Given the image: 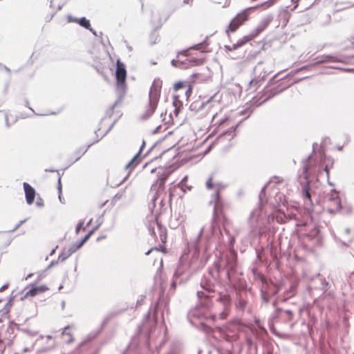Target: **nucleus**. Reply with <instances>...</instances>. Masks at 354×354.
Segmentation results:
<instances>
[{"label": "nucleus", "instance_id": "nucleus-1", "mask_svg": "<svg viewBox=\"0 0 354 354\" xmlns=\"http://www.w3.org/2000/svg\"><path fill=\"white\" fill-rule=\"evenodd\" d=\"M196 295L198 299V304L195 308L189 311L187 318L192 325L205 333H209L212 329L205 323V321L211 320L214 322L216 319H226L231 312L232 298L227 292H219L216 301L221 305L222 309L218 313L207 316L205 310H210L213 306L211 296L205 294L203 291H197Z\"/></svg>", "mask_w": 354, "mask_h": 354}, {"label": "nucleus", "instance_id": "nucleus-2", "mask_svg": "<svg viewBox=\"0 0 354 354\" xmlns=\"http://www.w3.org/2000/svg\"><path fill=\"white\" fill-rule=\"evenodd\" d=\"M236 253L234 251H230L223 258L217 259L214 261L213 266L209 268L208 271L205 273L201 280V287L203 291L211 296L214 292L215 282L217 279H223V274L229 283L234 281V274L236 269Z\"/></svg>", "mask_w": 354, "mask_h": 354}, {"label": "nucleus", "instance_id": "nucleus-3", "mask_svg": "<svg viewBox=\"0 0 354 354\" xmlns=\"http://www.w3.org/2000/svg\"><path fill=\"white\" fill-rule=\"evenodd\" d=\"M157 314L158 305L156 304L153 307L149 309L148 313L145 315L141 324L138 326V331L139 335H145L147 339L145 346L150 351H152L153 349L152 343L151 341V333L157 324Z\"/></svg>", "mask_w": 354, "mask_h": 354}, {"label": "nucleus", "instance_id": "nucleus-4", "mask_svg": "<svg viewBox=\"0 0 354 354\" xmlns=\"http://www.w3.org/2000/svg\"><path fill=\"white\" fill-rule=\"evenodd\" d=\"M266 197V185L261 187L259 194V207L254 209L249 218L250 224L253 230L258 231L259 234L262 236L264 233V225L266 212L264 210V198Z\"/></svg>", "mask_w": 354, "mask_h": 354}, {"label": "nucleus", "instance_id": "nucleus-5", "mask_svg": "<svg viewBox=\"0 0 354 354\" xmlns=\"http://www.w3.org/2000/svg\"><path fill=\"white\" fill-rule=\"evenodd\" d=\"M195 271L196 268L192 266V262L185 259L183 256L181 257L174 273L171 288L174 289L177 284H181L188 281Z\"/></svg>", "mask_w": 354, "mask_h": 354}, {"label": "nucleus", "instance_id": "nucleus-6", "mask_svg": "<svg viewBox=\"0 0 354 354\" xmlns=\"http://www.w3.org/2000/svg\"><path fill=\"white\" fill-rule=\"evenodd\" d=\"M162 82L160 78L154 79L149 92V102L145 108V113L142 115V120H147L157 109L161 93Z\"/></svg>", "mask_w": 354, "mask_h": 354}, {"label": "nucleus", "instance_id": "nucleus-7", "mask_svg": "<svg viewBox=\"0 0 354 354\" xmlns=\"http://www.w3.org/2000/svg\"><path fill=\"white\" fill-rule=\"evenodd\" d=\"M207 189H211L216 188L215 192L211 196L210 204L214 205V214L217 216L222 212L224 206V202L220 196V191L226 187V185L221 182L213 183V176H210L205 183Z\"/></svg>", "mask_w": 354, "mask_h": 354}, {"label": "nucleus", "instance_id": "nucleus-8", "mask_svg": "<svg viewBox=\"0 0 354 354\" xmlns=\"http://www.w3.org/2000/svg\"><path fill=\"white\" fill-rule=\"evenodd\" d=\"M127 71L124 64L121 62L119 59L116 62V70H115V92L117 96H118V101L121 98H124L127 93Z\"/></svg>", "mask_w": 354, "mask_h": 354}, {"label": "nucleus", "instance_id": "nucleus-9", "mask_svg": "<svg viewBox=\"0 0 354 354\" xmlns=\"http://www.w3.org/2000/svg\"><path fill=\"white\" fill-rule=\"evenodd\" d=\"M123 98H121L120 101H118V96H117V100H115V102L110 106V108L106 111L105 113V115H104V118H102L100 121V127L98 128V129L97 131H95V134L97 136V139L92 143L89 144L85 149H80L77 153H78V156L75 158V160L73 161L75 162L77 160H78L81 156L84 154L86 153V151H87V149L95 142H97L98 141H100V139H102L105 135H106L109 131L112 129L114 123H113L101 136L99 138V135L97 134V131H100L102 129V122L104 121V120L106 118H111L112 116V114H113V109L114 108L119 104H120L122 101Z\"/></svg>", "mask_w": 354, "mask_h": 354}, {"label": "nucleus", "instance_id": "nucleus-10", "mask_svg": "<svg viewBox=\"0 0 354 354\" xmlns=\"http://www.w3.org/2000/svg\"><path fill=\"white\" fill-rule=\"evenodd\" d=\"M265 4L266 1H263L260 4L246 8L238 13L229 24L226 32L228 33L229 30L234 32L244 21L248 20V15L251 11L260 8V7Z\"/></svg>", "mask_w": 354, "mask_h": 354}, {"label": "nucleus", "instance_id": "nucleus-11", "mask_svg": "<svg viewBox=\"0 0 354 354\" xmlns=\"http://www.w3.org/2000/svg\"><path fill=\"white\" fill-rule=\"evenodd\" d=\"M257 260L254 263L252 267V272L254 275V280L259 283L261 286V295L263 301H266V290H264V284L266 283V277L263 274L261 267H263V260L261 254L257 251Z\"/></svg>", "mask_w": 354, "mask_h": 354}, {"label": "nucleus", "instance_id": "nucleus-12", "mask_svg": "<svg viewBox=\"0 0 354 354\" xmlns=\"http://www.w3.org/2000/svg\"><path fill=\"white\" fill-rule=\"evenodd\" d=\"M250 294V293L246 290L239 291L238 298L235 302L236 310L241 312L247 310L249 313H250L251 308L248 298V295Z\"/></svg>", "mask_w": 354, "mask_h": 354}, {"label": "nucleus", "instance_id": "nucleus-13", "mask_svg": "<svg viewBox=\"0 0 354 354\" xmlns=\"http://www.w3.org/2000/svg\"><path fill=\"white\" fill-rule=\"evenodd\" d=\"M321 161L322 157L320 155L318 156L315 153L309 156L304 166V174L306 180L308 179L310 173L321 162Z\"/></svg>", "mask_w": 354, "mask_h": 354}, {"label": "nucleus", "instance_id": "nucleus-14", "mask_svg": "<svg viewBox=\"0 0 354 354\" xmlns=\"http://www.w3.org/2000/svg\"><path fill=\"white\" fill-rule=\"evenodd\" d=\"M263 64L262 62H259L254 68V73L256 75L254 78L250 80V86L254 87L257 89L261 82H263L266 78V71H263Z\"/></svg>", "mask_w": 354, "mask_h": 354}, {"label": "nucleus", "instance_id": "nucleus-15", "mask_svg": "<svg viewBox=\"0 0 354 354\" xmlns=\"http://www.w3.org/2000/svg\"><path fill=\"white\" fill-rule=\"evenodd\" d=\"M164 205V201L162 198H159V196L156 193L149 204V209L151 212L156 216L161 212L162 207Z\"/></svg>", "mask_w": 354, "mask_h": 354}, {"label": "nucleus", "instance_id": "nucleus-16", "mask_svg": "<svg viewBox=\"0 0 354 354\" xmlns=\"http://www.w3.org/2000/svg\"><path fill=\"white\" fill-rule=\"evenodd\" d=\"M327 207L330 213H335L341 209V201L337 192L328 199Z\"/></svg>", "mask_w": 354, "mask_h": 354}, {"label": "nucleus", "instance_id": "nucleus-17", "mask_svg": "<svg viewBox=\"0 0 354 354\" xmlns=\"http://www.w3.org/2000/svg\"><path fill=\"white\" fill-rule=\"evenodd\" d=\"M28 290L24 295V297H35L39 293L44 292L48 290V288L45 285L35 286L33 284L27 286L25 290Z\"/></svg>", "mask_w": 354, "mask_h": 354}, {"label": "nucleus", "instance_id": "nucleus-18", "mask_svg": "<svg viewBox=\"0 0 354 354\" xmlns=\"http://www.w3.org/2000/svg\"><path fill=\"white\" fill-rule=\"evenodd\" d=\"M23 187L25 192L26 203L28 205H32L35 198V189L28 183H24Z\"/></svg>", "mask_w": 354, "mask_h": 354}, {"label": "nucleus", "instance_id": "nucleus-19", "mask_svg": "<svg viewBox=\"0 0 354 354\" xmlns=\"http://www.w3.org/2000/svg\"><path fill=\"white\" fill-rule=\"evenodd\" d=\"M145 147V141L142 140V143L140 147L139 151L133 157V158L129 162V163L126 165V169H133L141 162L140 153Z\"/></svg>", "mask_w": 354, "mask_h": 354}, {"label": "nucleus", "instance_id": "nucleus-20", "mask_svg": "<svg viewBox=\"0 0 354 354\" xmlns=\"http://www.w3.org/2000/svg\"><path fill=\"white\" fill-rule=\"evenodd\" d=\"M204 227H202L194 239L190 241L187 243V248L189 250H194L195 254H198L200 251V241L201 236L204 232Z\"/></svg>", "mask_w": 354, "mask_h": 354}, {"label": "nucleus", "instance_id": "nucleus-21", "mask_svg": "<svg viewBox=\"0 0 354 354\" xmlns=\"http://www.w3.org/2000/svg\"><path fill=\"white\" fill-rule=\"evenodd\" d=\"M295 214L293 213H286L284 209L280 208L275 213V217L278 222L279 223H285L287 220L295 218Z\"/></svg>", "mask_w": 354, "mask_h": 354}, {"label": "nucleus", "instance_id": "nucleus-22", "mask_svg": "<svg viewBox=\"0 0 354 354\" xmlns=\"http://www.w3.org/2000/svg\"><path fill=\"white\" fill-rule=\"evenodd\" d=\"M208 39V37L207 36L205 39L202 41V42H200L198 44H196L191 47H189V48L186 49V50H184L183 51H181L180 53V54L181 55H184L185 56H187V52L190 49H193V50H200L201 52L202 53H205L206 52V50L205 48L207 47V46L209 45L208 42L207 41Z\"/></svg>", "mask_w": 354, "mask_h": 354}, {"label": "nucleus", "instance_id": "nucleus-23", "mask_svg": "<svg viewBox=\"0 0 354 354\" xmlns=\"http://www.w3.org/2000/svg\"><path fill=\"white\" fill-rule=\"evenodd\" d=\"M220 234L221 236L222 242L225 243V241H227L230 246H232L233 245V243L235 241V239L234 236H232L230 234L229 230L224 227L223 230H220Z\"/></svg>", "mask_w": 354, "mask_h": 354}, {"label": "nucleus", "instance_id": "nucleus-24", "mask_svg": "<svg viewBox=\"0 0 354 354\" xmlns=\"http://www.w3.org/2000/svg\"><path fill=\"white\" fill-rule=\"evenodd\" d=\"M155 225H157L158 227L159 228V230H160V239L162 242H165V240H166V234L162 230L160 225L158 224V223L157 221H154V222H152L151 223H150L148 226V231L149 232V234L153 236V237H156V232H155Z\"/></svg>", "mask_w": 354, "mask_h": 354}, {"label": "nucleus", "instance_id": "nucleus-25", "mask_svg": "<svg viewBox=\"0 0 354 354\" xmlns=\"http://www.w3.org/2000/svg\"><path fill=\"white\" fill-rule=\"evenodd\" d=\"M317 63H324V62H339L340 59H339L337 57L332 55H322L321 57H317L316 58Z\"/></svg>", "mask_w": 354, "mask_h": 354}, {"label": "nucleus", "instance_id": "nucleus-26", "mask_svg": "<svg viewBox=\"0 0 354 354\" xmlns=\"http://www.w3.org/2000/svg\"><path fill=\"white\" fill-rule=\"evenodd\" d=\"M170 174L171 171L169 169L162 170V173L158 171L159 187L164 185Z\"/></svg>", "mask_w": 354, "mask_h": 354}, {"label": "nucleus", "instance_id": "nucleus-27", "mask_svg": "<svg viewBox=\"0 0 354 354\" xmlns=\"http://www.w3.org/2000/svg\"><path fill=\"white\" fill-rule=\"evenodd\" d=\"M266 28V22L262 21L261 24L254 30V31L250 34V36L252 39L255 38L258 36Z\"/></svg>", "mask_w": 354, "mask_h": 354}, {"label": "nucleus", "instance_id": "nucleus-28", "mask_svg": "<svg viewBox=\"0 0 354 354\" xmlns=\"http://www.w3.org/2000/svg\"><path fill=\"white\" fill-rule=\"evenodd\" d=\"M203 59H197V58H186V59L184 61V64H187L189 66H197L199 64H203Z\"/></svg>", "mask_w": 354, "mask_h": 354}, {"label": "nucleus", "instance_id": "nucleus-29", "mask_svg": "<svg viewBox=\"0 0 354 354\" xmlns=\"http://www.w3.org/2000/svg\"><path fill=\"white\" fill-rule=\"evenodd\" d=\"M14 297H15L14 296L10 297L8 301L6 304L4 308H3L2 309L0 310V313L2 315H7L10 312V306H12V301Z\"/></svg>", "mask_w": 354, "mask_h": 354}, {"label": "nucleus", "instance_id": "nucleus-30", "mask_svg": "<svg viewBox=\"0 0 354 354\" xmlns=\"http://www.w3.org/2000/svg\"><path fill=\"white\" fill-rule=\"evenodd\" d=\"M173 105L174 106V114L177 116L180 107L182 106V102L178 99L177 96L174 97Z\"/></svg>", "mask_w": 354, "mask_h": 354}, {"label": "nucleus", "instance_id": "nucleus-31", "mask_svg": "<svg viewBox=\"0 0 354 354\" xmlns=\"http://www.w3.org/2000/svg\"><path fill=\"white\" fill-rule=\"evenodd\" d=\"M310 187L309 184L308 183L304 187V199L307 200L308 201L309 205H312V199L311 196L309 192Z\"/></svg>", "mask_w": 354, "mask_h": 354}, {"label": "nucleus", "instance_id": "nucleus-32", "mask_svg": "<svg viewBox=\"0 0 354 354\" xmlns=\"http://www.w3.org/2000/svg\"><path fill=\"white\" fill-rule=\"evenodd\" d=\"M77 24L86 29L90 28L91 26L89 20L84 17L79 18Z\"/></svg>", "mask_w": 354, "mask_h": 354}, {"label": "nucleus", "instance_id": "nucleus-33", "mask_svg": "<svg viewBox=\"0 0 354 354\" xmlns=\"http://www.w3.org/2000/svg\"><path fill=\"white\" fill-rule=\"evenodd\" d=\"M236 129V126L231 127L228 130L222 133L220 135L219 138H222V137L227 136V135L231 136V138H234V136H235L234 131H235Z\"/></svg>", "mask_w": 354, "mask_h": 354}, {"label": "nucleus", "instance_id": "nucleus-34", "mask_svg": "<svg viewBox=\"0 0 354 354\" xmlns=\"http://www.w3.org/2000/svg\"><path fill=\"white\" fill-rule=\"evenodd\" d=\"M71 256L66 248H64L61 253L59 254L58 261L63 262Z\"/></svg>", "mask_w": 354, "mask_h": 354}, {"label": "nucleus", "instance_id": "nucleus-35", "mask_svg": "<svg viewBox=\"0 0 354 354\" xmlns=\"http://www.w3.org/2000/svg\"><path fill=\"white\" fill-rule=\"evenodd\" d=\"M55 346V342L53 341L51 344L48 346L42 347L37 351V354H44L45 353L49 352L51 351Z\"/></svg>", "mask_w": 354, "mask_h": 354}, {"label": "nucleus", "instance_id": "nucleus-36", "mask_svg": "<svg viewBox=\"0 0 354 354\" xmlns=\"http://www.w3.org/2000/svg\"><path fill=\"white\" fill-rule=\"evenodd\" d=\"M251 39H252V38L251 37L250 35H249L243 37L239 40H238L237 42L239 44H240V46L241 47Z\"/></svg>", "mask_w": 354, "mask_h": 354}, {"label": "nucleus", "instance_id": "nucleus-37", "mask_svg": "<svg viewBox=\"0 0 354 354\" xmlns=\"http://www.w3.org/2000/svg\"><path fill=\"white\" fill-rule=\"evenodd\" d=\"M266 102V97L262 95L259 99H257V97L254 98V104H256L257 106H259L263 104Z\"/></svg>", "mask_w": 354, "mask_h": 354}, {"label": "nucleus", "instance_id": "nucleus-38", "mask_svg": "<svg viewBox=\"0 0 354 354\" xmlns=\"http://www.w3.org/2000/svg\"><path fill=\"white\" fill-rule=\"evenodd\" d=\"M83 225H84V221H80L75 227V233L77 234H79L81 229H83L84 230L86 229V227H84Z\"/></svg>", "mask_w": 354, "mask_h": 354}, {"label": "nucleus", "instance_id": "nucleus-39", "mask_svg": "<svg viewBox=\"0 0 354 354\" xmlns=\"http://www.w3.org/2000/svg\"><path fill=\"white\" fill-rule=\"evenodd\" d=\"M187 84H185V82H176V84H174V89L176 90V91H178L182 88H183L184 86H186Z\"/></svg>", "mask_w": 354, "mask_h": 354}, {"label": "nucleus", "instance_id": "nucleus-40", "mask_svg": "<svg viewBox=\"0 0 354 354\" xmlns=\"http://www.w3.org/2000/svg\"><path fill=\"white\" fill-rule=\"evenodd\" d=\"M124 196V189L118 192L113 197V201H116L122 198Z\"/></svg>", "mask_w": 354, "mask_h": 354}, {"label": "nucleus", "instance_id": "nucleus-41", "mask_svg": "<svg viewBox=\"0 0 354 354\" xmlns=\"http://www.w3.org/2000/svg\"><path fill=\"white\" fill-rule=\"evenodd\" d=\"M17 326L14 322H10L7 331L10 333H13L15 328Z\"/></svg>", "mask_w": 354, "mask_h": 354}, {"label": "nucleus", "instance_id": "nucleus-42", "mask_svg": "<svg viewBox=\"0 0 354 354\" xmlns=\"http://www.w3.org/2000/svg\"><path fill=\"white\" fill-rule=\"evenodd\" d=\"M158 35L156 34L155 31L152 32L150 35V41L152 44L156 43V40L158 39Z\"/></svg>", "mask_w": 354, "mask_h": 354}, {"label": "nucleus", "instance_id": "nucleus-43", "mask_svg": "<svg viewBox=\"0 0 354 354\" xmlns=\"http://www.w3.org/2000/svg\"><path fill=\"white\" fill-rule=\"evenodd\" d=\"M22 331L24 332L25 333H26L28 337H34V336L37 335V331H32L28 329H22Z\"/></svg>", "mask_w": 354, "mask_h": 354}, {"label": "nucleus", "instance_id": "nucleus-44", "mask_svg": "<svg viewBox=\"0 0 354 354\" xmlns=\"http://www.w3.org/2000/svg\"><path fill=\"white\" fill-rule=\"evenodd\" d=\"M93 67L99 74L102 75L105 79L106 78V76L105 75V74L104 73V69L102 66H93Z\"/></svg>", "mask_w": 354, "mask_h": 354}, {"label": "nucleus", "instance_id": "nucleus-45", "mask_svg": "<svg viewBox=\"0 0 354 354\" xmlns=\"http://www.w3.org/2000/svg\"><path fill=\"white\" fill-rule=\"evenodd\" d=\"M255 325L261 330L266 331V329L263 327V325L261 324V320L259 319L255 318L254 320Z\"/></svg>", "mask_w": 354, "mask_h": 354}, {"label": "nucleus", "instance_id": "nucleus-46", "mask_svg": "<svg viewBox=\"0 0 354 354\" xmlns=\"http://www.w3.org/2000/svg\"><path fill=\"white\" fill-rule=\"evenodd\" d=\"M179 223H180L177 220H173L172 218L169 221V225L173 229L177 228Z\"/></svg>", "mask_w": 354, "mask_h": 354}, {"label": "nucleus", "instance_id": "nucleus-47", "mask_svg": "<svg viewBox=\"0 0 354 354\" xmlns=\"http://www.w3.org/2000/svg\"><path fill=\"white\" fill-rule=\"evenodd\" d=\"M78 19H79V18L73 17L71 15H68L67 16V21L69 22V23L74 22V23H77V24Z\"/></svg>", "mask_w": 354, "mask_h": 354}, {"label": "nucleus", "instance_id": "nucleus-48", "mask_svg": "<svg viewBox=\"0 0 354 354\" xmlns=\"http://www.w3.org/2000/svg\"><path fill=\"white\" fill-rule=\"evenodd\" d=\"M213 98H214V96L211 97L206 102H201L200 106L198 107V109H203L206 104H209V102H211L212 101Z\"/></svg>", "mask_w": 354, "mask_h": 354}, {"label": "nucleus", "instance_id": "nucleus-49", "mask_svg": "<svg viewBox=\"0 0 354 354\" xmlns=\"http://www.w3.org/2000/svg\"><path fill=\"white\" fill-rule=\"evenodd\" d=\"M36 205L38 207H42L44 205V201L41 198L39 197L37 198Z\"/></svg>", "mask_w": 354, "mask_h": 354}, {"label": "nucleus", "instance_id": "nucleus-50", "mask_svg": "<svg viewBox=\"0 0 354 354\" xmlns=\"http://www.w3.org/2000/svg\"><path fill=\"white\" fill-rule=\"evenodd\" d=\"M171 65H172L173 66L178 67V66H179V64H180V65L184 64V61H183V62H180L178 60L172 59V60H171Z\"/></svg>", "mask_w": 354, "mask_h": 354}, {"label": "nucleus", "instance_id": "nucleus-51", "mask_svg": "<svg viewBox=\"0 0 354 354\" xmlns=\"http://www.w3.org/2000/svg\"><path fill=\"white\" fill-rule=\"evenodd\" d=\"M66 250H68L71 255H72L77 250L73 244H72L68 248H66Z\"/></svg>", "mask_w": 354, "mask_h": 354}, {"label": "nucleus", "instance_id": "nucleus-52", "mask_svg": "<svg viewBox=\"0 0 354 354\" xmlns=\"http://www.w3.org/2000/svg\"><path fill=\"white\" fill-rule=\"evenodd\" d=\"M0 71H4L6 73H8V74L10 73V69L1 63H0Z\"/></svg>", "mask_w": 354, "mask_h": 354}, {"label": "nucleus", "instance_id": "nucleus-53", "mask_svg": "<svg viewBox=\"0 0 354 354\" xmlns=\"http://www.w3.org/2000/svg\"><path fill=\"white\" fill-rule=\"evenodd\" d=\"M308 226H312V227H314V225L313 223H310V225H308ZM317 230L313 227V229L312 230V231L310 232V234H306L308 236H313L314 235H315L317 234Z\"/></svg>", "mask_w": 354, "mask_h": 354}, {"label": "nucleus", "instance_id": "nucleus-54", "mask_svg": "<svg viewBox=\"0 0 354 354\" xmlns=\"http://www.w3.org/2000/svg\"><path fill=\"white\" fill-rule=\"evenodd\" d=\"M26 219L25 220H22V221H20L16 225L15 227L12 230H10V232H15L17 229H18L24 223L26 222Z\"/></svg>", "mask_w": 354, "mask_h": 354}, {"label": "nucleus", "instance_id": "nucleus-55", "mask_svg": "<svg viewBox=\"0 0 354 354\" xmlns=\"http://www.w3.org/2000/svg\"><path fill=\"white\" fill-rule=\"evenodd\" d=\"M68 328H69V326H66V327L64 328V330H63V331H62V335H64L65 334H66V335H68L70 336V339H69L67 342H68V343H70V342H71V341H72V338H71V335H70V334H68V333H67V332H66V330L68 329Z\"/></svg>", "mask_w": 354, "mask_h": 354}, {"label": "nucleus", "instance_id": "nucleus-56", "mask_svg": "<svg viewBox=\"0 0 354 354\" xmlns=\"http://www.w3.org/2000/svg\"><path fill=\"white\" fill-rule=\"evenodd\" d=\"M57 190H58V194H62V183H61L60 176L58 178Z\"/></svg>", "mask_w": 354, "mask_h": 354}, {"label": "nucleus", "instance_id": "nucleus-57", "mask_svg": "<svg viewBox=\"0 0 354 354\" xmlns=\"http://www.w3.org/2000/svg\"><path fill=\"white\" fill-rule=\"evenodd\" d=\"M192 93V88L190 85H188V88L185 91V95L188 98Z\"/></svg>", "mask_w": 354, "mask_h": 354}, {"label": "nucleus", "instance_id": "nucleus-58", "mask_svg": "<svg viewBox=\"0 0 354 354\" xmlns=\"http://www.w3.org/2000/svg\"><path fill=\"white\" fill-rule=\"evenodd\" d=\"M295 289H296V284H293L291 286V288H290V294L288 295L289 297H291L292 295H295Z\"/></svg>", "mask_w": 354, "mask_h": 354}, {"label": "nucleus", "instance_id": "nucleus-59", "mask_svg": "<svg viewBox=\"0 0 354 354\" xmlns=\"http://www.w3.org/2000/svg\"><path fill=\"white\" fill-rule=\"evenodd\" d=\"M100 224H98L97 225L95 226L88 234L87 235L90 237L95 230H97L98 229V227H100Z\"/></svg>", "mask_w": 354, "mask_h": 354}, {"label": "nucleus", "instance_id": "nucleus-60", "mask_svg": "<svg viewBox=\"0 0 354 354\" xmlns=\"http://www.w3.org/2000/svg\"><path fill=\"white\" fill-rule=\"evenodd\" d=\"M74 246L77 248V250L80 249L84 245L81 241H77L73 243Z\"/></svg>", "mask_w": 354, "mask_h": 354}, {"label": "nucleus", "instance_id": "nucleus-61", "mask_svg": "<svg viewBox=\"0 0 354 354\" xmlns=\"http://www.w3.org/2000/svg\"><path fill=\"white\" fill-rule=\"evenodd\" d=\"M164 344L163 340H161V341L159 342L158 345H156H156L154 346V347H155V348H156V351L157 353H158V350H159V349H160V348L162 346V344Z\"/></svg>", "mask_w": 354, "mask_h": 354}, {"label": "nucleus", "instance_id": "nucleus-62", "mask_svg": "<svg viewBox=\"0 0 354 354\" xmlns=\"http://www.w3.org/2000/svg\"><path fill=\"white\" fill-rule=\"evenodd\" d=\"M232 46V48H231L230 50H236V49H238L239 48L241 47L240 44H239L238 42L232 44V46Z\"/></svg>", "mask_w": 354, "mask_h": 354}, {"label": "nucleus", "instance_id": "nucleus-63", "mask_svg": "<svg viewBox=\"0 0 354 354\" xmlns=\"http://www.w3.org/2000/svg\"><path fill=\"white\" fill-rule=\"evenodd\" d=\"M58 261H58V259H57V260H56V261H52L50 262V263L48 265V266L47 269H49V268H52L53 266H54L57 265V263H58Z\"/></svg>", "mask_w": 354, "mask_h": 354}, {"label": "nucleus", "instance_id": "nucleus-64", "mask_svg": "<svg viewBox=\"0 0 354 354\" xmlns=\"http://www.w3.org/2000/svg\"><path fill=\"white\" fill-rule=\"evenodd\" d=\"M144 302V297H142L140 299H138L136 306H141Z\"/></svg>", "mask_w": 354, "mask_h": 354}]
</instances>
